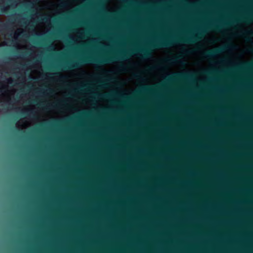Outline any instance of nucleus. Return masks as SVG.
<instances>
[{
  "label": "nucleus",
  "instance_id": "nucleus-18",
  "mask_svg": "<svg viewBox=\"0 0 253 253\" xmlns=\"http://www.w3.org/2000/svg\"><path fill=\"white\" fill-rule=\"evenodd\" d=\"M30 111V114H33V112L31 111Z\"/></svg>",
  "mask_w": 253,
  "mask_h": 253
},
{
  "label": "nucleus",
  "instance_id": "nucleus-3",
  "mask_svg": "<svg viewBox=\"0 0 253 253\" xmlns=\"http://www.w3.org/2000/svg\"><path fill=\"white\" fill-rule=\"evenodd\" d=\"M3 17H0L2 18ZM23 19H148V17H7Z\"/></svg>",
  "mask_w": 253,
  "mask_h": 253
},
{
  "label": "nucleus",
  "instance_id": "nucleus-16",
  "mask_svg": "<svg viewBox=\"0 0 253 253\" xmlns=\"http://www.w3.org/2000/svg\"><path fill=\"white\" fill-rule=\"evenodd\" d=\"M61 5L62 6H65V3L64 2H62L61 3Z\"/></svg>",
  "mask_w": 253,
  "mask_h": 253
},
{
  "label": "nucleus",
  "instance_id": "nucleus-17",
  "mask_svg": "<svg viewBox=\"0 0 253 253\" xmlns=\"http://www.w3.org/2000/svg\"><path fill=\"white\" fill-rule=\"evenodd\" d=\"M58 106H59V105H57V104H56L55 105H52V106H53V107H58Z\"/></svg>",
  "mask_w": 253,
  "mask_h": 253
},
{
  "label": "nucleus",
  "instance_id": "nucleus-14",
  "mask_svg": "<svg viewBox=\"0 0 253 253\" xmlns=\"http://www.w3.org/2000/svg\"><path fill=\"white\" fill-rule=\"evenodd\" d=\"M125 1L126 2H132L133 1L132 0H125Z\"/></svg>",
  "mask_w": 253,
  "mask_h": 253
},
{
  "label": "nucleus",
  "instance_id": "nucleus-13",
  "mask_svg": "<svg viewBox=\"0 0 253 253\" xmlns=\"http://www.w3.org/2000/svg\"><path fill=\"white\" fill-rule=\"evenodd\" d=\"M8 81V83L11 84L12 83V80L11 79H8L7 80Z\"/></svg>",
  "mask_w": 253,
  "mask_h": 253
},
{
  "label": "nucleus",
  "instance_id": "nucleus-19",
  "mask_svg": "<svg viewBox=\"0 0 253 253\" xmlns=\"http://www.w3.org/2000/svg\"><path fill=\"white\" fill-rule=\"evenodd\" d=\"M35 102H36V100H34V103H35Z\"/></svg>",
  "mask_w": 253,
  "mask_h": 253
},
{
  "label": "nucleus",
  "instance_id": "nucleus-8",
  "mask_svg": "<svg viewBox=\"0 0 253 253\" xmlns=\"http://www.w3.org/2000/svg\"><path fill=\"white\" fill-rule=\"evenodd\" d=\"M140 52L142 53V57L144 58L148 57L150 55L149 52L148 51V50L143 49L141 50Z\"/></svg>",
  "mask_w": 253,
  "mask_h": 253
},
{
  "label": "nucleus",
  "instance_id": "nucleus-7",
  "mask_svg": "<svg viewBox=\"0 0 253 253\" xmlns=\"http://www.w3.org/2000/svg\"><path fill=\"white\" fill-rule=\"evenodd\" d=\"M179 59V57H175L172 59H168L167 60V62H169V64H174L178 61V60Z\"/></svg>",
  "mask_w": 253,
  "mask_h": 253
},
{
  "label": "nucleus",
  "instance_id": "nucleus-12",
  "mask_svg": "<svg viewBox=\"0 0 253 253\" xmlns=\"http://www.w3.org/2000/svg\"><path fill=\"white\" fill-rule=\"evenodd\" d=\"M4 89H5V87H4L3 86H0V90H1V91H2V90Z\"/></svg>",
  "mask_w": 253,
  "mask_h": 253
},
{
  "label": "nucleus",
  "instance_id": "nucleus-9",
  "mask_svg": "<svg viewBox=\"0 0 253 253\" xmlns=\"http://www.w3.org/2000/svg\"><path fill=\"white\" fill-rule=\"evenodd\" d=\"M139 5L142 8H147L152 5L148 2H141L139 4Z\"/></svg>",
  "mask_w": 253,
  "mask_h": 253
},
{
  "label": "nucleus",
  "instance_id": "nucleus-6",
  "mask_svg": "<svg viewBox=\"0 0 253 253\" xmlns=\"http://www.w3.org/2000/svg\"><path fill=\"white\" fill-rule=\"evenodd\" d=\"M219 50H210L205 53V56L208 58H211L215 56L217 53H219Z\"/></svg>",
  "mask_w": 253,
  "mask_h": 253
},
{
  "label": "nucleus",
  "instance_id": "nucleus-4",
  "mask_svg": "<svg viewBox=\"0 0 253 253\" xmlns=\"http://www.w3.org/2000/svg\"><path fill=\"white\" fill-rule=\"evenodd\" d=\"M169 16H253V14H169Z\"/></svg>",
  "mask_w": 253,
  "mask_h": 253
},
{
  "label": "nucleus",
  "instance_id": "nucleus-11",
  "mask_svg": "<svg viewBox=\"0 0 253 253\" xmlns=\"http://www.w3.org/2000/svg\"><path fill=\"white\" fill-rule=\"evenodd\" d=\"M195 38H188L185 40H182L180 41L185 42H194Z\"/></svg>",
  "mask_w": 253,
  "mask_h": 253
},
{
  "label": "nucleus",
  "instance_id": "nucleus-1",
  "mask_svg": "<svg viewBox=\"0 0 253 253\" xmlns=\"http://www.w3.org/2000/svg\"><path fill=\"white\" fill-rule=\"evenodd\" d=\"M125 57H126V55L124 54L120 57L117 56H102L99 58H95L92 56H82L77 58L76 60L66 62L60 64L54 68L60 70H74L87 64L93 63L99 64H108L113 62L114 60L124 59Z\"/></svg>",
  "mask_w": 253,
  "mask_h": 253
},
{
  "label": "nucleus",
  "instance_id": "nucleus-5",
  "mask_svg": "<svg viewBox=\"0 0 253 253\" xmlns=\"http://www.w3.org/2000/svg\"><path fill=\"white\" fill-rule=\"evenodd\" d=\"M176 41H174L173 42L171 41H167L164 40H160L158 41H156L150 44V47L153 48H161L163 47H167L169 46L173 42H175Z\"/></svg>",
  "mask_w": 253,
  "mask_h": 253
},
{
  "label": "nucleus",
  "instance_id": "nucleus-15",
  "mask_svg": "<svg viewBox=\"0 0 253 253\" xmlns=\"http://www.w3.org/2000/svg\"><path fill=\"white\" fill-rule=\"evenodd\" d=\"M64 103H65L64 101H60V104H59V105H63V104H64Z\"/></svg>",
  "mask_w": 253,
  "mask_h": 253
},
{
  "label": "nucleus",
  "instance_id": "nucleus-20",
  "mask_svg": "<svg viewBox=\"0 0 253 253\" xmlns=\"http://www.w3.org/2000/svg\"><path fill=\"white\" fill-rule=\"evenodd\" d=\"M0 16H2L1 15H0Z\"/></svg>",
  "mask_w": 253,
  "mask_h": 253
},
{
  "label": "nucleus",
  "instance_id": "nucleus-10",
  "mask_svg": "<svg viewBox=\"0 0 253 253\" xmlns=\"http://www.w3.org/2000/svg\"><path fill=\"white\" fill-rule=\"evenodd\" d=\"M97 97H99L102 99H105V98H108V97H109V95H108V94H95V95H94Z\"/></svg>",
  "mask_w": 253,
  "mask_h": 253
},
{
  "label": "nucleus",
  "instance_id": "nucleus-2",
  "mask_svg": "<svg viewBox=\"0 0 253 253\" xmlns=\"http://www.w3.org/2000/svg\"><path fill=\"white\" fill-rule=\"evenodd\" d=\"M153 6L162 11H167L174 8H188L193 7L194 4L187 0H161L155 2Z\"/></svg>",
  "mask_w": 253,
  "mask_h": 253
}]
</instances>
